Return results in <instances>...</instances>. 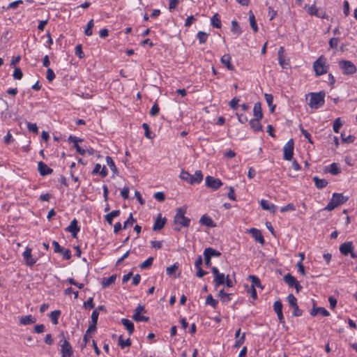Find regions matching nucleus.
<instances>
[{
    "mask_svg": "<svg viewBox=\"0 0 357 357\" xmlns=\"http://www.w3.org/2000/svg\"><path fill=\"white\" fill-rule=\"evenodd\" d=\"M68 142L73 144V147L76 149L78 154L82 155L85 154L93 155V149H89L84 139L74 135H70Z\"/></svg>",
    "mask_w": 357,
    "mask_h": 357,
    "instance_id": "f257e3e1",
    "label": "nucleus"
},
{
    "mask_svg": "<svg viewBox=\"0 0 357 357\" xmlns=\"http://www.w3.org/2000/svg\"><path fill=\"white\" fill-rule=\"evenodd\" d=\"M349 199V197L344 196L342 193L334 192L324 210L331 211L336 207L344 204Z\"/></svg>",
    "mask_w": 357,
    "mask_h": 357,
    "instance_id": "f03ea898",
    "label": "nucleus"
},
{
    "mask_svg": "<svg viewBox=\"0 0 357 357\" xmlns=\"http://www.w3.org/2000/svg\"><path fill=\"white\" fill-rule=\"evenodd\" d=\"M307 96L310 97L308 105L311 109H318L324 105L325 93L324 91L310 93Z\"/></svg>",
    "mask_w": 357,
    "mask_h": 357,
    "instance_id": "7ed1b4c3",
    "label": "nucleus"
},
{
    "mask_svg": "<svg viewBox=\"0 0 357 357\" xmlns=\"http://www.w3.org/2000/svg\"><path fill=\"white\" fill-rule=\"evenodd\" d=\"M180 178L187 181L188 183L193 185L195 183H200L202 181L203 174L201 170L196 171L195 175H192L183 169L181 172Z\"/></svg>",
    "mask_w": 357,
    "mask_h": 357,
    "instance_id": "20e7f679",
    "label": "nucleus"
},
{
    "mask_svg": "<svg viewBox=\"0 0 357 357\" xmlns=\"http://www.w3.org/2000/svg\"><path fill=\"white\" fill-rule=\"evenodd\" d=\"M186 210L184 208H178L176 209V213L174 218L175 224H178L184 227H188L190 222V219L185 217V214Z\"/></svg>",
    "mask_w": 357,
    "mask_h": 357,
    "instance_id": "39448f33",
    "label": "nucleus"
},
{
    "mask_svg": "<svg viewBox=\"0 0 357 357\" xmlns=\"http://www.w3.org/2000/svg\"><path fill=\"white\" fill-rule=\"evenodd\" d=\"M314 72L317 76L326 73L328 66L326 64V59L323 56H319L313 63Z\"/></svg>",
    "mask_w": 357,
    "mask_h": 357,
    "instance_id": "423d86ee",
    "label": "nucleus"
},
{
    "mask_svg": "<svg viewBox=\"0 0 357 357\" xmlns=\"http://www.w3.org/2000/svg\"><path fill=\"white\" fill-rule=\"evenodd\" d=\"M339 66L344 75H353L357 70L356 66L351 61L348 60L340 61Z\"/></svg>",
    "mask_w": 357,
    "mask_h": 357,
    "instance_id": "0eeeda50",
    "label": "nucleus"
},
{
    "mask_svg": "<svg viewBox=\"0 0 357 357\" xmlns=\"http://www.w3.org/2000/svg\"><path fill=\"white\" fill-rule=\"evenodd\" d=\"M287 301L289 302V305L293 308V316H301L303 314V311L298 307L296 298L292 294H289L287 296Z\"/></svg>",
    "mask_w": 357,
    "mask_h": 357,
    "instance_id": "6e6552de",
    "label": "nucleus"
},
{
    "mask_svg": "<svg viewBox=\"0 0 357 357\" xmlns=\"http://www.w3.org/2000/svg\"><path fill=\"white\" fill-rule=\"evenodd\" d=\"M222 185V182L219 178H214L211 176H207L206 177V185L208 188L216 190L219 189Z\"/></svg>",
    "mask_w": 357,
    "mask_h": 357,
    "instance_id": "1a4fd4ad",
    "label": "nucleus"
},
{
    "mask_svg": "<svg viewBox=\"0 0 357 357\" xmlns=\"http://www.w3.org/2000/svg\"><path fill=\"white\" fill-rule=\"evenodd\" d=\"M61 353L62 357H71L73 354V348L68 340L64 339L61 345Z\"/></svg>",
    "mask_w": 357,
    "mask_h": 357,
    "instance_id": "9d476101",
    "label": "nucleus"
},
{
    "mask_svg": "<svg viewBox=\"0 0 357 357\" xmlns=\"http://www.w3.org/2000/svg\"><path fill=\"white\" fill-rule=\"evenodd\" d=\"M273 310L277 314L280 323L284 326L285 324V321L282 313V303L280 301H276L274 302Z\"/></svg>",
    "mask_w": 357,
    "mask_h": 357,
    "instance_id": "9b49d317",
    "label": "nucleus"
},
{
    "mask_svg": "<svg viewBox=\"0 0 357 357\" xmlns=\"http://www.w3.org/2000/svg\"><path fill=\"white\" fill-rule=\"evenodd\" d=\"M284 53V47H280L279 48L278 52L279 64L282 68L287 69L289 67V63L288 61H287L285 59Z\"/></svg>",
    "mask_w": 357,
    "mask_h": 357,
    "instance_id": "f8f14e48",
    "label": "nucleus"
},
{
    "mask_svg": "<svg viewBox=\"0 0 357 357\" xmlns=\"http://www.w3.org/2000/svg\"><path fill=\"white\" fill-rule=\"evenodd\" d=\"M79 227L77 225V220L75 218L71 222L69 226L66 228V231L70 232L73 238H77V233L79 231Z\"/></svg>",
    "mask_w": 357,
    "mask_h": 357,
    "instance_id": "ddd939ff",
    "label": "nucleus"
},
{
    "mask_svg": "<svg viewBox=\"0 0 357 357\" xmlns=\"http://www.w3.org/2000/svg\"><path fill=\"white\" fill-rule=\"evenodd\" d=\"M98 315H99V312H97V310H94L92 312L91 321V324H90L88 329L86 330V333L93 332L96 330V325H97V322H98Z\"/></svg>",
    "mask_w": 357,
    "mask_h": 357,
    "instance_id": "4468645a",
    "label": "nucleus"
},
{
    "mask_svg": "<svg viewBox=\"0 0 357 357\" xmlns=\"http://www.w3.org/2000/svg\"><path fill=\"white\" fill-rule=\"evenodd\" d=\"M249 233L252 235V236L255 238V240L257 242H259L261 245H264L265 240L260 230L256 228H251L249 230Z\"/></svg>",
    "mask_w": 357,
    "mask_h": 357,
    "instance_id": "2eb2a0df",
    "label": "nucleus"
},
{
    "mask_svg": "<svg viewBox=\"0 0 357 357\" xmlns=\"http://www.w3.org/2000/svg\"><path fill=\"white\" fill-rule=\"evenodd\" d=\"M38 171L41 176H45L50 174L53 172V169L52 168L49 167L43 162L40 161L38 163Z\"/></svg>",
    "mask_w": 357,
    "mask_h": 357,
    "instance_id": "dca6fc26",
    "label": "nucleus"
},
{
    "mask_svg": "<svg viewBox=\"0 0 357 357\" xmlns=\"http://www.w3.org/2000/svg\"><path fill=\"white\" fill-rule=\"evenodd\" d=\"M339 249L342 255L347 256L354 250L353 243L351 241L345 242L340 245Z\"/></svg>",
    "mask_w": 357,
    "mask_h": 357,
    "instance_id": "f3484780",
    "label": "nucleus"
},
{
    "mask_svg": "<svg viewBox=\"0 0 357 357\" xmlns=\"http://www.w3.org/2000/svg\"><path fill=\"white\" fill-rule=\"evenodd\" d=\"M318 313L321 314L324 317H328L330 315V313L327 310L322 307H316L315 303H314L313 307L311 310L310 314L312 317H315Z\"/></svg>",
    "mask_w": 357,
    "mask_h": 357,
    "instance_id": "a211bd4d",
    "label": "nucleus"
},
{
    "mask_svg": "<svg viewBox=\"0 0 357 357\" xmlns=\"http://www.w3.org/2000/svg\"><path fill=\"white\" fill-rule=\"evenodd\" d=\"M166 218H162L161 216V214L160 213L156 220H155V222H154V225H153V231H159L160 229H162L165 223H166Z\"/></svg>",
    "mask_w": 357,
    "mask_h": 357,
    "instance_id": "6ab92c4d",
    "label": "nucleus"
},
{
    "mask_svg": "<svg viewBox=\"0 0 357 357\" xmlns=\"http://www.w3.org/2000/svg\"><path fill=\"white\" fill-rule=\"evenodd\" d=\"M23 256L27 266H32L36 263V260L32 257L31 248H26L23 252Z\"/></svg>",
    "mask_w": 357,
    "mask_h": 357,
    "instance_id": "aec40b11",
    "label": "nucleus"
},
{
    "mask_svg": "<svg viewBox=\"0 0 357 357\" xmlns=\"http://www.w3.org/2000/svg\"><path fill=\"white\" fill-rule=\"evenodd\" d=\"M199 223L201 225L207 226L208 227H216V225L214 223L212 218L207 215H204L201 217L199 220Z\"/></svg>",
    "mask_w": 357,
    "mask_h": 357,
    "instance_id": "412c9836",
    "label": "nucleus"
},
{
    "mask_svg": "<svg viewBox=\"0 0 357 357\" xmlns=\"http://www.w3.org/2000/svg\"><path fill=\"white\" fill-rule=\"evenodd\" d=\"M284 156H292L294 153V142L291 139L284 146Z\"/></svg>",
    "mask_w": 357,
    "mask_h": 357,
    "instance_id": "4be33fe9",
    "label": "nucleus"
},
{
    "mask_svg": "<svg viewBox=\"0 0 357 357\" xmlns=\"http://www.w3.org/2000/svg\"><path fill=\"white\" fill-rule=\"evenodd\" d=\"M231 56L229 54H224L222 57H221V63L226 66V68L229 70H232L234 69V66L231 63Z\"/></svg>",
    "mask_w": 357,
    "mask_h": 357,
    "instance_id": "5701e85b",
    "label": "nucleus"
},
{
    "mask_svg": "<svg viewBox=\"0 0 357 357\" xmlns=\"http://www.w3.org/2000/svg\"><path fill=\"white\" fill-rule=\"evenodd\" d=\"M253 115L255 116L254 119H261L263 118L261 105L259 102H257L254 105Z\"/></svg>",
    "mask_w": 357,
    "mask_h": 357,
    "instance_id": "b1692460",
    "label": "nucleus"
},
{
    "mask_svg": "<svg viewBox=\"0 0 357 357\" xmlns=\"http://www.w3.org/2000/svg\"><path fill=\"white\" fill-rule=\"evenodd\" d=\"M36 321V318H34L31 314L23 316L20 318V324L22 325L31 324L35 323Z\"/></svg>",
    "mask_w": 357,
    "mask_h": 357,
    "instance_id": "393cba45",
    "label": "nucleus"
},
{
    "mask_svg": "<svg viewBox=\"0 0 357 357\" xmlns=\"http://www.w3.org/2000/svg\"><path fill=\"white\" fill-rule=\"evenodd\" d=\"M121 323L128 331L129 335H132L135 330L133 323L130 320L125 318L121 319Z\"/></svg>",
    "mask_w": 357,
    "mask_h": 357,
    "instance_id": "a878e982",
    "label": "nucleus"
},
{
    "mask_svg": "<svg viewBox=\"0 0 357 357\" xmlns=\"http://www.w3.org/2000/svg\"><path fill=\"white\" fill-rule=\"evenodd\" d=\"M116 279V275L114 274L109 278H103L102 280V288H107L109 285L114 284Z\"/></svg>",
    "mask_w": 357,
    "mask_h": 357,
    "instance_id": "bb28decb",
    "label": "nucleus"
},
{
    "mask_svg": "<svg viewBox=\"0 0 357 357\" xmlns=\"http://www.w3.org/2000/svg\"><path fill=\"white\" fill-rule=\"evenodd\" d=\"M312 180L314 182V185L317 188L322 189L325 188L328 185V181L323 178H319L318 176H315L312 178Z\"/></svg>",
    "mask_w": 357,
    "mask_h": 357,
    "instance_id": "cd10ccee",
    "label": "nucleus"
},
{
    "mask_svg": "<svg viewBox=\"0 0 357 357\" xmlns=\"http://www.w3.org/2000/svg\"><path fill=\"white\" fill-rule=\"evenodd\" d=\"M260 120V119H252L250 121V127L255 132H259L262 130Z\"/></svg>",
    "mask_w": 357,
    "mask_h": 357,
    "instance_id": "c85d7f7f",
    "label": "nucleus"
},
{
    "mask_svg": "<svg viewBox=\"0 0 357 357\" xmlns=\"http://www.w3.org/2000/svg\"><path fill=\"white\" fill-rule=\"evenodd\" d=\"M324 172H329L332 175H337L340 173V168L338 167V165L337 163L333 162L332 163L330 167H326L324 169Z\"/></svg>",
    "mask_w": 357,
    "mask_h": 357,
    "instance_id": "c756f323",
    "label": "nucleus"
},
{
    "mask_svg": "<svg viewBox=\"0 0 357 357\" xmlns=\"http://www.w3.org/2000/svg\"><path fill=\"white\" fill-rule=\"evenodd\" d=\"M92 174H100V175L102 178H104V177L107 176V171L106 167L105 166L101 169L100 165L96 164L95 167H94V169H93V170L92 171Z\"/></svg>",
    "mask_w": 357,
    "mask_h": 357,
    "instance_id": "7c9ffc66",
    "label": "nucleus"
},
{
    "mask_svg": "<svg viewBox=\"0 0 357 357\" xmlns=\"http://www.w3.org/2000/svg\"><path fill=\"white\" fill-rule=\"evenodd\" d=\"M260 204L263 209L270 211L272 213H275L277 209L276 206L273 204H269L266 200L262 199Z\"/></svg>",
    "mask_w": 357,
    "mask_h": 357,
    "instance_id": "2f4dec72",
    "label": "nucleus"
},
{
    "mask_svg": "<svg viewBox=\"0 0 357 357\" xmlns=\"http://www.w3.org/2000/svg\"><path fill=\"white\" fill-rule=\"evenodd\" d=\"M120 213V210L112 211L105 216V220L108 224L112 225L113 218L119 216Z\"/></svg>",
    "mask_w": 357,
    "mask_h": 357,
    "instance_id": "473e14b6",
    "label": "nucleus"
},
{
    "mask_svg": "<svg viewBox=\"0 0 357 357\" xmlns=\"http://www.w3.org/2000/svg\"><path fill=\"white\" fill-rule=\"evenodd\" d=\"M284 281L290 287H293L294 285L298 282L296 279L290 273H287L284 276Z\"/></svg>",
    "mask_w": 357,
    "mask_h": 357,
    "instance_id": "72a5a7b5",
    "label": "nucleus"
},
{
    "mask_svg": "<svg viewBox=\"0 0 357 357\" xmlns=\"http://www.w3.org/2000/svg\"><path fill=\"white\" fill-rule=\"evenodd\" d=\"M307 12L310 15H315L318 17H324V15L321 13H319L317 8L315 6V5H312L309 6L307 9Z\"/></svg>",
    "mask_w": 357,
    "mask_h": 357,
    "instance_id": "f704fd0d",
    "label": "nucleus"
},
{
    "mask_svg": "<svg viewBox=\"0 0 357 357\" xmlns=\"http://www.w3.org/2000/svg\"><path fill=\"white\" fill-rule=\"evenodd\" d=\"M211 24L213 27H215L217 29H220L221 27V20L218 13L213 15V17L211 18Z\"/></svg>",
    "mask_w": 357,
    "mask_h": 357,
    "instance_id": "c9c22d12",
    "label": "nucleus"
},
{
    "mask_svg": "<svg viewBox=\"0 0 357 357\" xmlns=\"http://www.w3.org/2000/svg\"><path fill=\"white\" fill-rule=\"evenodd\" d=\"M250 24L255 33L258 31V26L255 20V17L252 11L249 13Z\"/></svg>",
    "mask_w": 357,
    "mask_h": 357,
    "instance_id": "e433bc0d",
    "label": "nucleus"
},
{
    "mask_svg": "<svg viewBox=\"0 0 357 357\" xmlns=\"http://www.w3.org/2000/svg\"><path fill=\"white\" fill-rule=\"evenodd\" d=\"M231 31L237 36H240L242 33L241 28L236 20H233L231 22Z\"/></svg>",
    "mask_w": 357,
    "mask_h": 357,
    "instance_id": "4c0bfd02",
    "label": "nucleus"
},
{
    "mask_svg": "<svg viewBox=\"0 0 357 357\" xmlns=\"http://www.w3.org/2000/svg\"><path fill=\"white\" fill-rule=\"evenodd\" d=\"M226 277L223 273H220L216 277H214L213 282L215 284V287H218L220 285L225 284V280Z\"/></svg>",
    "mask_w": 357,
    "mask_h": 357,
    "instance_id": "58836bf2",
    "label": "nucleus"
},
{
    "mask_svg": "<svg viewBox=\"0 0 357 357\" xmlns=\"http://www.w3.org/2000/svg\"><path fill=\"white\" fill-rule=\"evenodd\" d=\"M204 252H205V254L208 255L211 258L213 257H218L221 255V253L219 251L210 247L205 248Z\"/></svg>",
    "mask_w": 357,
    "mask_h": 357,
    "instance_id": "ea45409f",
    "label": "nucleus"
},
{
    "mask_svg": "<svg viewBox=\"0 0 357 357\" xmlns=\"http://www.w3.org/2000/svg\"><path fill=\"white\" fill-rule=\"evenodd\" d=\"M264 98L268 105L271 107V111L273 112L275 108V105H273V96L271 94L265 93Z\"/></svg>",
    "mask_w": 357,
    "mask_h": 357,
    "instance_id": "a19ab883",
    "label": "nucleus"
},
{
    "mask_svg": "<svg viewBox=\"0 0 357 357\" xmlns=\"http://www.w3.org/2000/svg\"><path fill=\"white\" fill-rule=\"evenodd\" d=\"M231 294H227L223 289L220 290L218 293V296L223 303H227L231 300Z\"/></svg>",
    "mask_w": 357,
    "mask_h": 357,
    "instance_id": "79ce46f5",
    "label": "nucleus"
},
{
    "mask_svg": "<svg viewBox=\"0 0 357 357\" xmlns=\"http://www.w3.org/2000/svg\"><path fill=\"white\" fill-rule=\"evenodd\" d=\"M60 314V310H54L50 314V318L53 324L56 325L58 324V319Z\"/></svg>",
    "mask_w": 357,
    "mask_h": 357,
    "instance_id": "37998d69",
    "label": "nucleus"
},
{
    "mask_svg": "<svg viewBox=\"0 0 357 357\" xmlns=\"http://www.w3.org/2000/svg\"><path fill=\"white\" fill-rule=\"evenodd\" d=\"M94 26L93 20H91L88 22L86 26L84 29V34L86 36H90L93 34L92 29Z\"/></svg>",
    "mask_w": 357,
    "mask_h": 357,
    "instance_id": "c03bdc74",
    "label": "nucleus"
},
{
    "mask_svg": "<svg viewBox=\"0 0 357 357\" xmlns=\"http://www.w3.org/2000/svg\"><path fill=\"white\" fill-rule=\"evenodd\" d=\"M286 160L291 162V168L295 171H298L301 169V166L298 162L295 160L294 158H284Z\"/></svg>",
    "mask_w": 357,
    "mask_h": 357,
    "instance_id": "a18cd8bd",
    "label": "nucleus"
},
{
    "mask_svg": "<svg viewBox=\"0 0 357 357\" xmlns=\"http://www.w3.org/2000/svg\"><path fill=\"white\" fill-rule=\"evenodd\" d=\"M248 278L250 280H251V282H252L251 287H253L254 288H255V287L262 288V287L261 285L260 280L259 279V278L257 276L250 275H249Z\"/></svg>",
    "mask_w": 357,
    "mask_h": 357,
    "instance_id": "49530a36",
    "label": "nucleus"
},
{
    "mask_svg": "<svg viewBox=\"0 0 357 357\" xmlns=\"http://www.w3.org/2000/svg\"><path fill=\"white\" fill-rule=\"evenodd\" d=\"M197 39L199 40V43L200 44H204L206 42L207 40V38H208V33H206V32H204V31H199L197 33Z\"/></svg>",
    "mask_w": 357,
    "mask_h": 357,
    "instance_id": "de8ad7c7",
    "label": "nucleus"
},
{
    "mask_svg": "<svg viewBox=\"0 0 357 357\" xmlns=\"http://www.w3.org/2000/svg\"><path fill=\"white\" fill-rule=\"evenodd\" d=\"M218 301L214 299L211 294L207 296L206 298V304L211 305L213 308L217 307Z\"/></svg>",
    "mask_w": 357,
    "mask_h": 357,
    "instance_id": "09e8293b",
    "label": "nucleus"
},
{
    "mask_svg": "<svg viewBox=\"0 0 357 357\" xmlns=\"http://www.w3.org/2000/svg\"><path fill=\"white\" fill-rule=\"evenodd\" d=\"M132 342L130 338H128L126 340H123V336L120 335L119 337V346L123 349L126 347H130Z\"/></svg>",
    "mask_w": 357,
    "mask_h": 357,
    "instance_id": "8fccbe9b",
    "label": "nucleus"
},
{
    "mask_svg": "<svg viewBox=\"0 0 357 357\" xmlns=\"http://www.w3.org/2000/svg\"><path fill=\"white\" fill-rule=\"evenodd\" d=\"M153 261V257H149L146 261H144V262H142V263L139 265V267H140V268H142V269H146V268H150V267H151V266L152 265Z\"/></svg>",
    "mask_w": 357,
    "mask_h": 357,
    "instance_id": "3c124183",
    "label": "nucleus"
},
{
    "mask_svg": "<svg viewBox=\"0 0 357 357\" xmlns=\"http://www.w3.org/2000/svg\"><path fill=\"white\" fill-rule=\"evenodd\" d=\"M132 318L133 320H135V321H137V322H139V321L147 322L149 320V317H146V316H143V315L137 314H134L132 315Z\"/></svg>",
    "mask_w": 357,
    "mask_h": 357,
    "instance_id": "603ef678",
    "label": "nucleus"
},
{
    "mask_svg": "<svg viewBox=\"0 0 357 357\" xmlns=\"http://www.w3.org/2000/svg\"><path fill=\"white\" fill-rule=\"evenodd\" d=\"M26 126L29 132H33L35 134H38V128L36 123L26 122Z\"/></svg>",
    "mask_w": 357,
    "mask_h": 357,
    "instance_id": "864d4df0",
    "label": "nucleus"
},
{
    "mask_svg": "<svg viewBox=\"0 0 357 357\" xmlns=\"http://www.w3.org/2000/svg\"><path fill=\"white\" fill-rule=\"evenodd\" d=\"M342 126V124L341 123L340 119V118L336 119L334 121L333 125V128L334 132L336 133H338Z\"/></svg>",
    "mask_w": 357,
    "mask_h": 357,
    "instance_id": "5fc2aeb1",
    "label": "nucleus"
},
{
    "mask_svg": "<svg viewBox=\"0 0 357 357\" xmlns=\"http://www.w3.org/2000/svg\"><path fill=\"white\" fill-rule=\"evenodd\" d=\"M13 76L14 79L20 80L22 78V76H23L22 71L21 70V69L20 68H15L14 69Z\"/></svg>",
    "mask_w": 357,
    "mask_h": 357,
    "instance_id": "6e6d98bb",
    "label": "nucleus"
},
{
    "mask_svg": "<svg viewBox=\"0 0 357 357\" xmlns=\"http://www.w3.org/2000/svg\"><path fill=\"white\" fill-rule=\"evenodd\" d=\"M245 333H243L240 337L236 338V340L235 342L234 347L238 348L240 346H241L245 341Z\"/></svg>",
    "mask_w": 357,
    "mask_h": 357,
    "instance_id": "4d7b16f0",
    "label": "nucleus"
},
{
    "mask_svg": "<svg viewBox=\"0 0 357 357\" xmlns=\"http://www.w3.org/2000/svg\"><path fill=\"white\" fill-rule=\"evenodd\" d=\"M136 220L132 217V214L130 213L128 220L123 224V229H126L129 226H132Z\"/></svg>",
    "mask_w": 357,
    "mask_h": 357,
    "instance_id": "13d9d810",
    "label": "nucleus"
},
{
    "mask_svg": "<svg viewBox=\"0 0 357 357\" xmlns=\"http://www.w3.org/2000/svg\"><path fill=\"white\" fill-rule=\"evenodd\" d=\"M239 101H240V98L234 97L229 102V105L231 109H236L238 107V104Z\"/></svg>",
    "mask_w": 357,
    "mask_h": 357,
    "instance_id": "bf43d9fd",
    "label": "nucleus"
},
{
    "mask_svg": "<svg viewBox=\"0 0 357 357\" xmlns=\"http://www.w3.org/2000/svg\"><path fill=\"white\" fill-rule=\"evenodd\" d=\"M154 199L160 202H162L165 199V195L162 192H157L153 195Z\"/></svg>",
    "mask_w": 357,
    "mask_h": 357,
    "instance_id": "052dcab7",
    "label": "nucleus"
},
{
    "mask_svg": "<svg viewBox=\"0 0 357 357\" xmlns=\"http://www.w3.org/2000/svg\"><path fill=\"white\" fill-rule=\"evenodd\" d=\"M159 111H160V109H159L158 104L155 103L151 107L149 114L151 116H155L158 115V114L159 113Z\"/></svg>",
    "mask_w": 357,
    "mask_h": 357,
    "instance_id": "680f3d73",
    "label": "nucleus"
},
{
    "mask_svg": "<svg viewBox=\"0 0 357 357\" xmlns=\"http://www.w3.org/2000/svg\"><path fill=\"white\" fill-rule=\"evenodd\" d=\"M295 210H296L295 206L292 203H289L287 205H286L285 206H283L280 208V211L282 213H285L288 211H295Z\"/></svg>",
    "mask_w": 357,
    "mask_h": 357,
    "instance_id": "e2e57ef3",
    "label": "nucleus"
},
{
    "mask_svg": "<svg viewBox=\"0 0 357 357\" xmlns=\"http://www.w3.org/2000/svg\"><path fill=\"white\" fill-rule=\"evenodd\" d=\"M350 13L349 3L347 0H344L343 3V13L344 16H348Z\"/></svg>",
    "mask_w": 357,
    "mask_h": 357,
    "instance_id": "0e129e2a",
    "label": "nucleus"
},
{
    "mask_svg": "<svg viewBox=\"0 0 357 357\" xmlns=\"http://www.w3.org/2000/svg\"><path fill=\"white\" fill-rule=\"evenodd\" d=\"M178 266L176 264H174V265L167 267L166 269L167 274L169 275H172L173 273H175V271L178 269Z\"/></svg>",
    "mask_w": 357,
    "mask_h": 357,
    "instance_id": "69168bd1",
    "label": "nucleus"
},
{
    "mask_svg": "<svg viewBox=\"0 0 357 357\" xmlns=\"http://www.w3.org/2000/svg\"><path fill=\"white\" fill-rule=\"evenodd\" d=\"M55 74L51 68H48L47 70L46 78L48 82H51L55 78Z\"/></svg>",
    "mask_w": 357,
    "mask_h": 357,
    "instance_id": "338daca9",
    "label": "nucleus"
},
{
    "mask_svg": "<svg viewBox=\"0 0 357 357\" xmlns=\"http://www.w3.org/2000/svg\"><path fill=\"white\" fill-rule=\"evenodd\" d=\"M52 245L55 252H62L64 251V248L61 247L57 241H53Z\"/></svg>",
    "mask_w": 357,
    "mask_h": 357,
    "instance_id": "774afa93",
    "label": "nucleus"
}]
</instances>
